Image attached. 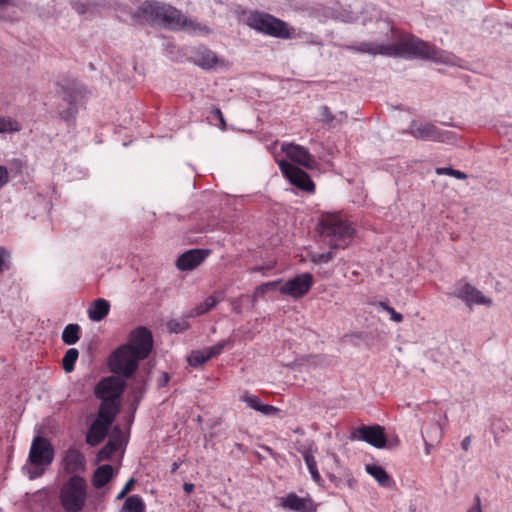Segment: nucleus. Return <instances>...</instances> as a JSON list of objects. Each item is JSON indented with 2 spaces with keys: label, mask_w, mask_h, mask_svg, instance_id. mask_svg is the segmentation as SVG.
Returning a JSON list of instances; mask_svg holds the SVG:
<instances>
[{
  "label": "nucleus",
  "mask_w": 512,
  "mask_h": 512,
  "mask_svg": "<svg viewBox=\"0 0 512 512\" xmlns=\"http://www.w3.org/2000/svg\"><path fill=\"white\" fill-rule=\"evenodd\" d=\"M349 49L368 53L371 55H385L389 57H403L406 59H426L436 63L451 64L452 55L439 49L416 36H408L394 44H376L373 42H362Z\"/></svg>",
  "instance_id": "nucleus-1"
},
{
  "label": "nucleus",
  "mask_w": 512,
  "mask_h": 512,
  "mask_svg": "<svg viewBox=\"0 0 512 512\" xmlns=\"http://www.w3.org/2000/svg\"><path fill=\"white\" fill-rule=\"evenodd\" d=\"M153 349L150 330L140 326L129 335V342L118 347L109 357L108 366L112 373L130 378L138 368L140 360L146 359Z\"/></svg>",
  "instance_id": "nucleus-2"
},
{
  "label": "nucleus",
  "mask_w": 512,
  "mask_h": 512,
  "mask_svg": "<svg viewBox=\"0 0 512 512\" xmlns=\"http://www.w3.org/2000/svg\"><path fill=\"white\" fill-rule=\"evenodd\" d=\"M133 17L142 24L149 23L165 29L180 31L183 28L185 16L171 5L157 1H145L137 8Z\"/></svg>",
  "instance_id": "nucleus-3"
},
{
  "label": "nucleus",
  "mask_w": 512,
  "mask_h": 512,
  "mask_svg": "<svg viewBox=\"0 0 512 512\" xmlns=\"http://www.w3.org/2000/svg\"><path fill=\"white\" fill-rule=\"evenodd\" d=\"M246 24L259 33L279 39L309 40L312 37L311 34L290 27L285 21L260 11L251 12L246 19Z\"/></svg>",
  "instance_id": "nucleus-4"
},
{
  "label": "nucleus",
  "mask_w": 512,
  "mask_h": 512,
  "mask_svg": "<svg viewBox=\"0 0 512 512\" xmlns=\"http://www.w3.org/2000/svg\"><path fill=\"white\" fill-rule=\"evenodd\" d=\"M126 383L118 376L103 378L94 389L96 398L101 400L97 416L102 420L113 423L119 412V398L122 395Z\"/></svg>",
  "instance_id": "nucleus-5"
},
{
  "label": "nucleus",
  "mask_w": 512,
  "mask_h": 512,
  "mask_svg": "<svg viewBox=\"0 0 512 512\" xmlns=\"http://www.w3.org/2000/svg\"><path fill=\"white\" fill-rule=\"evenodd\" d=\"M318 226L320 236L331 249H344L355 233L351 223L337 214L323 215Z\"/></svg>",
  "instance_id": "nucleus-6"
},
{
  "label": "nucleus",
  "mask_w": 512,
  "mask_h": 512,
  "mask_svg": "<svg viewBox=\"0 0 512 512\" xmlns=\"http://www.w3.org/2000/svg\"><path fill=\"white\" fill-rule=\"evenodd\" d=\"M54 458V450L49 441L41 436H36L31 444L28 456V465L24 467L30 479L40 477L44 472V466L50 465Z\"/></svg>",
  "instance_id": "nucleus-7"
},
{
  "label": "nucleus",
  "mask_w": 512,
  "mask_h": 512,
  "mask_svg": "<svg viewBox=\"0 0 512 512\" xmlns=\"http://www.w3.org/2000/svg\"><path fill=\"white\" fill-rule=\"evenodd\" d=\"M87 484L79 475H72L60 491V502L66 512H80L86 503Z\"/></svg>",
  "instance_id": "nucleus-8"
},
{
  "label": "nucleus",
  "mask_w": 512,
  "mask_h": 512,
  "mask_svg": "<svg viewBox=\"0 0 512 512\" xmlns=\"http://www.w3.org/2000/svg\"><path fill=\"white\" fill-rule=\"evenodd\" d=\"M414 138L442 143H451L455 140V134L451 131L441 130L433 124L417 125L412 121L408 130Z\"/></svg>",
  "instance_id": "nucleus-9"
},
{
  "label": "nucleus",
  "mask_w": 512,
  "mask_h": 512,
  "mask_svg": "<svg viewBox=\"0 0 512 512\" xmlns=\"http://www.w3.org/2000/svg\"><path fill=\"white\" fill-rule=\"evenodd\" d=\"M350 439L364 441L378 449L384 448L387 443L384 428L380 425H362L351 432Z\"/></svg>",
  "instance_id": "nucleus-10"
},
{
  "label": "nucleus",
  "mask_w": 512,
  "mask_h": 512,
  "mask_svg": "<svg viewBox=\"0 0 512 512\" xmlns=\"http://www.w3.org/2000/svg\"><path fill=\"white\" fill-rule=\"evenodd\" d=\"M279 167L292 185L306 192H314L315 185L304 170L284 160L279 162Z\"/></svg>",
  "instance_id": "nucleus-11"
},
{
  "label": "nucleus",
  "mask_w": 512,
  "mask_h": 512,
  "mask_svg": "<svg viewBox=\"0 0 512 512\" xmlns=\"http://www.w3.org/2000/svg\"><path fill=\"white\" fill-rule=\"evenodd\" d=\"M312 284V275L310 273H302L287 280L283 285H281L279 291L281 294L288 295L293 298H300L310 290Z\"/></svg>",
  "instance_id": "nucleus-12"
},
{
  "label": "nucleus",
  "mask_w": 512,
  "mask_h": 512,
  "mask_svg": "<svg viewBox=\"0 0 512 512\" xmlns=\"http://www.w3.org/2000/svg\"><path fill=\"white\" fill-rule=\"evenodd\" d=\"M282 149L293 162L309 170H313L317 165L313 156L303 146L288 143L283 144Z\"/></svg>",
  "instance_id": "nucleus-13"
},
{
  "label": "nucleus",
  "mask_w": 512,
  "mask_h": 512,
  "mask_svg": "<svg viewBox=\"0 0 512 512\" xmlns=\"http://www.w3.org/2000/svg\"><path fill=\"white\" fill-rule=\"evenodd\" d=\"M210 254L208 249H190L182 253L176 260V267L181 271H189L199 266Z\"/></svg>",
  "instance_id": "nucleus-14"
},
{
  "label": "nucleus",
  "mask_w": 512,
  "mask_h": 512,
  "mask_svg": "<svg viewBox=\"0 0 512 512\" xmlns=\"http://www.w3.org/2000/svg\"><path fill=\"white\" fill-rule=\"evenodd\" d=\"M455 295L463 300L469 307L473 304H482L486 306L492 305V300L483 296L481 291L470 285L469 283L460 284L456 288Z\"/></svg>",
  "instance_id": "nucleus-15"
},
{
  "label": "nucleus",
  "mask_w": 512,
  "mask_h": 512,
  "mask_svg": "<svg viewBox=\"0 0 512 512\" xmlns=\"http://www.w3.org/2000/svg\"><path fill=\"white\" fill-rule=\"evenodd\" d=\"M111 425L108 420L105 421L96 416V419L92 422L86 434L87 444L91 446L99 445L107 436Z\"/></svg>",
  "instance_id": "nucleus-16"
},
{
  "label": "nucleus",
  "mask_w": 512,
  "mask_h": 512,
  "mask_svg": "<svg viewBox=\"0 0 512 512\" xmlns=\"http://www.w3.org/2000/svg\"><path fill=\"white\" fill-rule=\"evenodd\" d=\"M281 506L296 512H316V505L311 498H301L295 493H290L283 498Z\"/></svg>",
  "instance_id": "nucleus-17"
},
{
  "label": "nucleus",
  "mask_w": 512,
  "mask_h": 512,
  "mask_svg": "<svg viewBox=\"0 0 512 512\" xmlns=\"http://www.w3.org/2000/svg\"><path fill=\"white\" fill-rule=\"evenodd\" d=\"M64 471L68 474L76 475V473L84 471L85 457L77 449L70 448L66 451L63 458Z\"/></svg>",
  "instance_id": "nucleus-18"
},
{
  "label": "nucleus",
  "mask_w": 512,
  "mask_h": 512,
  "mask_svg": "<svg viewBox=\"0 0 512 512\" xmlns=\"http://www.w3.org/2000/svg\"><path fill=\"white\" fill-rule=\"evenodd\" d=\"M63 92V98L65 101L68 102L69 106L67 109L60 112L61 118L65 120L66 122L71 121L74 119L75 114L77 113V106L76 102L78 100V97L80 96V91L74 84L73 87H62Z\"/></svg>",
  "instance_id": "nucleus-19"
},
{
  "label": "nucleus",
  "mask_w": 512,
  "mask_h": 512,
  "mask_svg": "<svg viewBox=\"0 0 512 512\" xmlns=\"http://www.w3.org/2000/svg\"><path fill=\"white\" fill-rule=\"evenodd\" d=\"M110 304L103 298L96 299L88 310V316L92 321L99 322L109 313Z\"/></svg>",
  "instance_id": "nucleus-20"
},
{
  "label": "nucleus",
  "mask_w": 512,
  "mask_h": 512,
  "mask_svg": "<svg viewBox=\"0 0 512 512\" xmlns=\"http://www.w3.org/2000/svg\"><path fill=\"white\" fill-rule=\"evenodd\" d=\"M113 475L114 470L111 465H102L94 471L92 484L97 489L102 488L113 478Z\"/></svg>",
  "instance_id": "nucleus-21"
},
{
  "label": "nucleus",
  "mask_w": 512,
  "mask_h": 512,
  "mask_svg": "<svg viewBox=\"0 0 512 512\" xmlns=\"http://www.w3.org/2000/svg\"><path fill=\"white\" fill-rule=\"evenodd\" d=\"M195 62L204 69H211L222 63L213 51L206 48L197 52Z\"/></svg>",
  "instance_id": "nucleus-22"
},
{
  "label": "nucleus",
  "mask_w": 512,
  "mask_h": 512,
  "mask_svg": "<svg viewBox=\"0 0 512 512\" xmlns=\"http://www.w3.org/2000/svg\"><path fill=\"white\" fill-rule=\"evenodd\" d=\"M365 470L378 482L380 486L390 487L393 484L392 478L383 467L375 464H368L366 465Z\"/></svg>",
  "instance_id": "nucleus-23"
},
{
  "label": "nucleus",
  "mask_w": 512,
  "mask_h": 512,
  "mask_svg": "<svg viewBox=\"0 0 512 512\" xmlns=\"http://www.w3.org/2000/svg\"><path fill=\"white\" fill-rule=\"evenodd\" d=\"M302 456H303V459L307 465V468L311 474V477L312 479L316 482V483H319L320 480H321V476L319 474V471L317 469V462L315 460V457H314V452L316 451L315 449H312V446H310L309 448H303V449H299L298 450Z\"/></svg>",
  "instance_id": "nucleus-24"
},
{
  "label": "nucleus",
  "mask_w": 512,
  "mask_h": 512,
  "mask_svg": "<svg viewBox=\"0 0 512 512\" xmlns=\"http://www.w3.org/2000/svg\"><path fill=\"white\" fill-rule=\"evenodd\" d=\"M145 504L142 498L138 495L129 496L121 509V512H144Z\"/></svg>",
  "instance_id": "nucleus-25"
},
{
  "label": "nucleus",
  "mask_w": 512,
  "mask_h": 512,
  "mask_svg": "<svg viewBox=\"0 0 512 512\" xmlns=\"http://www.w3.org/2000/svg\"><path fill=\"white\" fill-rule=\"evenodd\" d=\"M218 300H216L213 296H208L202 303L198 304L194 307L188 314L187 317H196L203 315L214 308L217 304Z\"/></svg>",
  "instance_id": "nucleus-26"
},
{
  "label": "nucleus",
  "mask_w": 512,
  "mask_h": 512,
  "mask_svg": "<svg viewBox=\"0 0 512 512\" xmlns=\"http://www.w3.org/2000/svg\"><path fill=\"white\" fill-rule=\"evenodd\" d=\"M182 30H185L191 34H200V35L210 33V29L208 26H206L202 23H199L195 20L189 19L186 16L184 17V23H183Z\"/></svg>",
  "instance_id": "nucleus-27"
},
{
  "label": "nucleus",
  "mask_w": 512,
  "mask_h": 512,
  "mask_svg": "<svg viewBox=\"0 0 512 512\" xmlns=\"http://www.w3.org/2000/svg\"><path fill=\"white\" fill-rule=\"evenodd\" d=\"M80 327L78 324H68L62 332V341L66 345H73L79 340Z\"/></svg>",
  "instance_id": "nucleus-28"
},
{
  "label": "nucleus",
  "mask_w": 512,
  "mask_h": 512,
  "mask_svg": "<svg viewBox=\"0 0 512 512\" xmlns=\"http://www.w3.org/2000/svg\"><path fill=\"white\" fill-rule=\"evenodd\" d=\"M79 352L76 348H70L66 351L63 359L62 366L65 372L70 373L74 370L75 362L77 361Z\"/></svg>",
  "instance_id": "nucleus-29"
},
{
  "label": "nucleus",
  "mask_w": 512,
  "mask_h": 512,
  "mask_svg": "<svg viewBox=\"0 0 512 512\" xmlns=\"http://www.w3.org/2000/svg\"><path fill=\"white\" fill-rule=\"evenodd\" d=\"M118 448L117 441L109 440L98 452L97 460L105 461L109 460Z\"/></svg>",
  "instance_id": "nucleus-30"
},
{
  "label": "nucleus",
  "mask_w": 512,
  "mask_h": 512,
  "mask_svg": "<svg viewBox=\"0 0 512 512\" xmlns=\"http://www.w3.org/2000/svg\"><path fill=\"white\" fill-rule=\"evenodd\" d=\"M187 315L181 319H171L167 322V328L172 333H182L189 328V323L187 322Z\"/></svg>",
  "instance_id": "nucleus-31"
},
{
  "label": "nucleus",
  "mask_w": 512,
  "mask_h": 512,
  "mask_svg": "<svg viewBox=\"0 0 512 512\" xmlns=\"http://www.w3.org/2000/svg\"><path fill=\"white\" fill-rule=\"evenodd\" d=\"M70 5L78 14L89 13L96 6L94 2L89 0H70Z\"/></svg>",
  "instance_id": "nucleus-32"
},
{
  "label": "nucleus",
  "mask_w": 512,
  "mask_h": 512,
  "mask_svg": "<svg viewBox=\"0 0 512 512\" xmlns=\"http://www.w3.org/2000/svg\"><path fill=\"white\" fill-rule=\"evenodd\" d=\"M335 250L331 249L326 253H311L310 259L314 264H326L332 261L335 257Z\"/></svg>",
  "instance_id": "nucleus-33"
},
{
  "label": "nucleus",
  "mask_w": 512,
  "mask_h": 512,
  "mask_svg": "<svg viewBox=\"0 0 512 512\" xmlns=\"http://www.w3.org/2000/svg\"><path fill=\"white\" fill-rule=\"evenodd\" d=\"M210 360L207 358L206 350L203 351H193L188 357V363L191 366H200Z\"/></svg>",
  "instance_id": "nucleus-34"
},
{
  "label": "nucleus",
  "mask_w": 512,
  "mask_h": 512,
  "mask_svg": "<svg viewBox=\"0 0 512 512\" xmlns=\"http://www.w3.org/2000/svg\"><path fill=\"white\" fill-rule=\"evenodd\" d=\"M435 172L438 175L446 174V175H450V176L455 177L456 179H461V180H464L467 178V175L464 172H462L460 170L453 169L451 167H439V168H436Z\"/></svg>",
  "instance_id": "nucleus-35"
},
{
  "label": "nucleus",
  "mask_w": 512,
  "mask_h": 512,
  "mask_svg": "<svg viewBox=\"0 0 512 512\" xmlns=\"http://www.w3.org/2000/svg\"><path fill=\"white\" fill-rule=\"evenodd\" d=\"M280 284V280L277 281H271L264 284H261L258 286L254 291V298L262 297L265 295L269 290L275 289Z\"/></svg>",
  "instance_id": "nucleus-36"
},
{
  "label": "nucleus",
  "mask_w": 512,
  "mask_h": 512,
  "mask_svg": "<svg viewBox=\"0 0 512 512\" xmlns=\"http://www.w3.org/2000/svg\"><path fill=\"white\" fill-rule=\"evenodd\" d=\"M227 344H228V341L224 340V341H221V342L205 349L207 358L212 359V358L220 355Z\"/></svg>",
  "instance_id": "nucleus-37"
},
{
  "label": "nucleus",
  "mask_w": 512,
  "mask_h": 512,
  "mask_svg": "<svg viewBox=\"0 0 512 512\" xmlns=\"http://www.w3.org/2000/svg\"><path fill=\"white\" fill-rule=\"evenodd\" d=\"M379 306L390 314V319L394 322H401L403 320L402 314L396 312L394 308L390 307L386 302H379Z\"/></svg>",
  "instance_id": "nucleus-38"
},
{
  "label": "nucleus",
  "mask_w": 512,
  "mask_h": 512,
  "mask_svg": "<svg viewBox=\"0 0 512 512\" xmlns=\"http://www.w3.org/2000/svg\"><path fill=\"white\" fill-rule=\"evenodd\" d=\"M320 112L321 120L328 124L329 127H333V121L335 120V116L332 114L330 109L327 106H322Z\"/></svg>",
  "instance_id": "nucleus-39"
},
{
  "label": "nucleus",
  "mask_w": 512,
  "mask_h": 512,
  "mask_svg": "<svg viewBox=\"0 0 512 512\" xmlns=\"http://www.w3.org/2000/svg\"><path fill=\"white\" fill-rule=\"evenodd\" d=\"M242 400L252 409L259 411L261 402L258 396L255 395H244Z\"/></svg>",
  "instance_id": "nucleus-40"
},
{
  "label": "nucleus",
  "mask_w": 512,
  "mask_h": 512,
  "mask_svg": "<svg viewBox=\"0 0 512 512\" xmlns=\"http://www.w3.org/2000/svg\"><path fill=\"white\" fill-rule=\"evenodd\" d=\"M18 130L17 123L10 119L0 118V133Z\"/></svg>",
  "instance_id": "nucleus-41"
},
{
  "label": "nucleus",
  "mask_w": 512,
  "mask_h": 512,
  "mask_svg": "<svg viewBox=\"0 0 512 512\" xmlns=\"http://www.w3.org/2000/svg\"><path fill=\"white\" fill-rule=\"evenodd\" d=\"M426 433L429 437L434 435L435 439L439 440L442 436V427L439 423H434L427 429Z\"/></svg>",
  "instance_id": "nucleus-42"
},
{
  "label": "nucleus",
  "mask_w": 512,
  "mask_h": 512,
  "mask_svg": "<svg viewBox=\"0 0 512 512\" xmlns=\"http://www.w3.org/2000/svg\"><path fill=\"white\" fill-rule=\"evenodd\" d=\"M136 481L134 478H130L125 486L123 487V489L120 491V493L117 495L116 499L117 500H120V499H123L134 487Z\"/></svg>",
  "instance_id": "nucleus-43"
},
{
  "label": "nucleus",
  "mask_w": 512,
  "mask_h": 512,
  "mask_svg": "<svg viewBox=\"0 0 512 512\" xmlns=\"http://www.w3.org/2000/svg\"><path fill=\"white\" fill-rule=\"evenodd\" d=\"M9 259L10 253L4 247H0V273L8 268L5 264Z\"/></svg>",
  "instance_id": "nucleus-44"
},
{
  "label": "nucleus",
  "mask_w": 512,
  "mask_h": 512,
  "mask_svg": "<svg viewBox=\"0 0 512 512\" xmlns=\"http://www.w3.org/2000/svg\"><path fill=\"white\" fill-rule=\"evenodd\" d=\"M259 412H261L263 415L270 416L278 413L279 409L269 404H261Z\"/></svg>",
  "instance_id": "nucleus-45"
},
{
  "label": "nucleus",
  "mask_w": 512,
  "mask_h": 512,
  "mask_svg": "<svg viewBox=\"0 0 512 512\" xmlns=\"http://www.w3.org/2000/svg\"><path fill=\"white\" fill-rule=\"evenodd\" d=\"M9 181V172L5 166L0 165V189Z\"/></svg>",
  "instance_id": "nucleus-46"
},
{
  "label": "nucleus",
  "mask_w": 512,
  "mask_h": 512,
  "mask_svg": "<svg viewBox=\"0 0 512 512\" xmlns=\"http://www.w3.org/2000/svg\"><path fill=\"white\" fill-rule=\"evenodd\" d=\"M471 444V436H466L461 442V448L467 451Z\"/></svg>",
  "instance_id": "nucleus-47"
},
{
  "label": "nucleus",
  "mask_w": 512,
  "mask_h": 512,
  "mask_svg": "<svg viewBox=\"0 0 512 512\" xmlns=\"http://www.w3.org/2000/svg\"><path fill=\"white\" fill-rule=\"evenodd\" d=\"M169 374L168 373H162L160 379H159V386L163 387L169 382Z\"/></svg>",
  "instance_id": "nucleus-48"
},
{
  "label": "nucleus",
  "mask_w": 512,
  "mask_h": 512,
  "mask_svg": "<svg viewBox=\"0 0 512 512\" xmlns=\"http://www.w3.org/2000/svg\"><path fill=\"white\" fill-rule=\"evenodd\" d=\"M476 505L472 507L468 512H482L481 510V504H480V497H475Z\"/></svg>",
  "instance_id": "nucleus-49"
},
{
  "label": "nucleus",
  "mask_w": 512,
  "mask_h": 512,
  "mask_svg": "<svg viewBox=\"0 0 512 512\" xmlns=\"http://www.w3.org/2000/svg\"><path fill=\"white\" fill-rule=\"evenodd\" d=\"M183 490L187 493V494H190L193 492L194 490V484L192 483H184L183 485Z\"/></svg>",
  "instance_id": "nucleus-50"
},
{
  "label": "nucleus",
  "mask_w": 512,
  "mask_h": 512,
  "mask_svg": "<svg viewBox=\"0 0 512 512\" xmlns=\"http://www.w3.org/2000/svg\"><path fill=\"white\" fill-rule=\"evenodd\" d=\"M214 113H215V116L220 120V122L222 123V125H225V122H224V118H223L222 112H221L219 109H215Z\"/></svg>",
  "instance_id": "nucleus-51"
},
{
  "label": "nucleus",
  "mask_w": 512,
  "mask_h": 512,
  "mask_svg": "<svg viewBox=\"0 0 512 512\" xmlns=\"http://www.w3.org/2000/svg\"><path fill=\"white\" fill-rule=\"evenodd\" d=\"M422 436H423V438H425L424 434H422ZM424 442H425V452H426V454H429L432 444H430L426 439H424Z\"/></svg>",
  "instance_id": "nucleus-52"
},
{
  "label": "nucleus",
  "mask_w": 512,
  "mask_h": 512,
  "mask_svg": "<svg viewBox=\"0 0 512 512\" xmlns=\"http://www.w3.org/2000/svg\"><path fill=\"white\" fill-rule=\"evenodd\" d=\"M346 118H347L346 113L345 112H340L339 117L338 118L335 117V120H337V122L340 123V122L345 121Z\"/></svg>",
  "instance_id": "nucleus-53"
},
{
  "label": "nucleus",
  "mask_w": 512,
  "mask_h": 512,
  "mask_svg": "<svg viewBox=\"0 0 512 512\" xmlns=\"http://www.w3.org/2000/svg\"><path fill=\"white\" fill-rule=\"evenodd\" d=\"M11 3V0H0V7L4 8Z\"/></svg>",
  "instance_id": "nucleus-54"
},
{
  "label": "nucleus",
  "mask_w": 512,
  "mask_h": 512,
  "mask_svg": "<svg viewBox=\"0 0 512 512\" xmlns=\"http://www.w3.org/2000/svg\"><path fill=\"white\" fill-rule=\"evenodd\" d=\"M179 468L178 463L174 462L171 466V472H175Z\"/></svg>",
  "instance_id": "nucleus-55"
},
{
  "label": "nucleus",
  "mask_w": 512,
  "mask_h": 512,
  "mask_svg": "<svg viewBox=\"0 0 512 512\" xmlns=\"http://www.w3.org/2000/svg\"><path fill=\"white\" fill-rule=\"evenodd\" d=\"M264 268L263 267H255L253 268V271H262Z\"/></svg>",
  "instance_id": "nucleus-56"
}]
</instances>
